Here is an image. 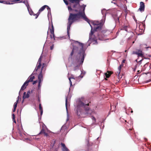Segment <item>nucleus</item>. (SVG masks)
Segmentation results:
<instances>
[{
    "instance_id": "f257e3e1",
    "label": "nucleus",
    "mask_w": 151,
    "mask_h": 151,
    "mask_svg": "<svg viewBox=\"0 0 151 151\" xmlns=\"http://www.w3.org/2000/svg\"><path fill=\"white\" fill-rule=\"evenodd\" d=\"M85 50L83 48V44L77 41H74L73 45V49L70 54L72 56L73 54L77 53V56L73 60V64L76 66L74 68V70H79L80 66L83 63L85 57Z\"/></svg>"
},
{
    "instance_id": "f03ea898",
    "label": "nucleus",
    "mask_w": 151,
    "mask_h": 151,
    "mask_svg": "<svg viewBox=\"0 0 151 151\" xmlns=\"http://www.w3.org/2000/svg\"><path fill=\"white\" fill-rule=\"evenodd\" d=\"M84 98H82L78 102L77 106L76 113L78 115L81 117H85L89 114H91V111L88 107V103H84Z\"/></svg>"
},
{
    "instance_id": "7ed1b4c3",
    "label": "nucleus",
    "mask_w": 151,
    "mask_h": 151,
    "mask_svg": "<svg viewBox=\"0 0 151 151\" xmlns=\"http://www.w3.org/2000/svg\"><path fill=\"white\" fill-rule=\"evenodd\" d=\"M105 19V17H104L101 20V22H99L98 21H92L91 23L94 25V29H93V27L91 24L90 23L89 20L90 24L89 23L91 27V33L89 34V39L88 40V42L90 43V42H94L93 44H97V41L96 40V38L95 35H93L95 31L97 30H100L101 29V27L104 23Z\"/></svg>"
},
{
    "instance_id": "20e7f679",
    "label": "nucleus",
    "mask_w": 151,
    "mask_h": 151,
    "mask_svg": "<svg viewBox=\"0 0 151 151\" xmlns=\"http://www.w3.org/2000/svg\"><path fill=\"white\" fill-rule=\"evenodd\" d=\"M21 3H23L25 4L27 7L28 10L30 15H35L32 11L31 10V9L29 6V5L27 2H26L25 1H21Z\"/></svg>"
},
{
    "instance_id": "39448f33",
    "label": "nucleus",
    "mask_w": 151,
    "mask_h": 151,
    "mask_svg": "<svg viewBox=\"0 0 151 151\" xmlns=\"http://www.w3.org/2000/svg\"><path fill=\"white\" fill-rule=\"evenodd\" d=\"M20 1V0H14L12 1H0V3H2L4 4H13L14 2H16Z\"/></svg>"
},
{
    "instance_id": "423d86ee",
    "label": "nucleus",
    "mask_w": 151,
    "mask_h": 151,
    "mask_svg": "<svg viewBox=\"0 0 151 151\" xmlns=\"http://www.w3.org/2000/svg\"><path fill=\"white\" fill-rule=\"evenodd\" d=\"M49 30L51 34V35H50V37L51 39L52 38H53L54 40H55V35L54 34V29L52 24L51 28H50L49 27Z\"/></svg>"
},
{
    "instance_id": "0eeeda50",
    "label": "nucleus",
    "mask_w": 151,
    "mask_h": 151,
    "mask_svg": "<svg viewBox=\"0 0 151 151\" xmlns=\"http://www.w3.org/2000/svg\"><path fill=\"white\" fill-rule=\"evenodd\" d=\"M145 6L144 3L143 2H141L140 3L139 8V10L141 12L144 11Z\"/></svg>"
},
{
    "instance_id": "6e6552de",
    "label": "nucleus",
    "mask_w": 151,
    "mask_h": 151,
    "mask_svg": "<svg viewBox=\"0 0 151 151\" xmlns=\"http://www.w3.org/2000/svg\"><path fill=\"white\" fill-rule=\"evenodd\" d=\"M132 53L137 55L139 57H142L143 55L142 51L140 50H138L137 51H133Z\"/></svg>"
},
{
    "instance_id": "1a4fd4ad",
    "label": "nucleus",
    "mask_w": 151,
    "mask_h": 151,
    "mask_svg": "<svg viewBox=\"0 0 151 151\" xmlns=\"http://www.w3.org/2000/svg\"><path fill=\"white\" fill-rule=\"evenodd\" d=\"M28 81H26L24 83V84L21 87V89H20V90L19 92V96H20V93L22 92V91H23V90H24V89L26 88V87H24V86L25 85H26V86H27L28 85Z\"/></svg>"
},
{
    "instance_id": "9d476101",
    "label": "nucleus",
    "mask_w": 151,
    "mask_h": 151,
    "mask_svg": "<svg viewBox=\"0 0 151 151\" xmlns=\"http://www.w3.org/2000/svg\"><path fill=\"white\" fill-rule=\"evenodd\" d=\"M79 77L81 78H82L83 77V76H80L78 77H76L75 78L73 76H72V77H71L70 78H68V79L69 80L70 83V86L72 85V82L71 80V79H73V80H72V81H73V80H74L75 79H77L78 78H79Z\"/></svg>"
},
{
    "instance_id": "9b49d317",
    "label": "nucleus",
    "mask_w": 151,
    "mask_h": 151,
    "mask_svg": "<svg viewBox=\"0 0 151 151\" xmlns=\"http://www.w3.org/2000/svg\"><path fill=\"white\" fill-rule=\"evenodd\" d=\"M46 6H47V5H45L42 6L40 8V9L39 10L38 12L37 13V14H36V17L35 18H37L38 17V16L39 15L40 12L42 11L45 9V8L46 7Z\"/></svg>"
},
{
    "instance_id": "f8f14e48",
    "label": "nucleus",
    "mask_w": 151,
    "mask_h": 151,
    "mask_svg": "<svg viewBox=\"0 0 151 151\" xmlns=\"http://www.w3.org/2000/svg\"><path fill=\"white\" fill-rule=\"evenodd\" d=\"M30 91H28L27 93L25 92H24V95L23 96V99H26L28 98L30 95Z\"/></svg>"
},
{
    "instance_id": "ddd939ff",
    "label": "nucleus",
    "mask_w": 151,
    "mask_h": 151,
    "mask_svg": "<svg viewBox=\"0 0 151 151\" xmlns=\"http://www.w3.org/2000/svg\"><path fill=\"white\" fill-rule=\"evenodd\" d=\"M43 67L42 68V70ZM38 79L39 80V81L42 82L43 80V76L42 74V71L41 70L40 73L38 76Z\"/></svg>"
},
{
    "instance_id": "4468645a",
    "label": "nucleus",
    "mask_w": 151,
    "mask_h": 151,
    "mask_svg": "<svg viewBox=\"0 0 151 151\" xmlns=\"http://www.w3.org/2000/svg\"><path fill=\"white\" fill-rule=\"evenodd\" d=\"M34 78L35 76L32 75L28 78L26 81H28V83H29V82L32 81Z\"/></svg>"
},
{
    "instance_id": "2eb2a0df",
    "label": "nucleus",
    "mask_w": 151,
    "mask_h": 151,
    "mask_svg": "<svg viewBox=\"0 0 151 151\" xmlns=\"http://www.w3.org/2000/svg\"><path fill=\"white\" fill-rule=\"evenodd\" d=\"M61 145L63 147L62 150L63 151H68V149L65 147V145L64 144L61 143Z\"/></svg>"
},
{
    "instance_id": "dca6fc26",
    "label": "nucleus",
    "mask_w": 151,
    "mask_h": 151,
    "mask_svg": "<svg viewBox=\"0 0 151 151\" xmlns=\"http://www.w3.org/2000/svg\"><path fill=\"white\" fill-rule=\"evenodd\" d=\"M111 72L108 71L107 73H105V75L106 78H108L111 74Z\"/></svg>"
},
{
    "instance_id": "f3484780",
    "label": "nucleus",
    "mask_w": 151,
    "mask_h": 151,
    "mask_svg": "<svg viewBox=\"0 0 151 151\" xmlns=\"http://www.w3.org/2000/svg\"><path fill=\"white\" fill-rule=\"evenodd\" d=\"M19 96H18L17 97V99H18L17 100L16 102L14 103V108L15 107V108H16V107H17V103L18 102L19 99Z\"/></svg>"
},
{
    "instance_id": "a211bd4d",
    "label": "nucleus",
    "mask_w": 151,
    "mask_h": 151,
    "mask_svg": "<svg viewBox=\"0 0 151 151\" xmlns=\"http://www.w3.org/2000/svg\"><path fill=\"white\" fill-rule=\"evenodd\" d=\"M128 27L127 26H124L122 28V30H124L126 31H127Z\"/></svg>"
},
{
    "instance_id": "6ab92c4d",
    "label": "nucleus",
    "mask_w": 151,
    "mask_h": 151,
    "mask_svg": "<svg viewBox=\"0 0 151 151\" xmlns=\"http://www.w3.org/2000/svg\"><path fill=\"white\" fill-rule=\"evenodd\" d=\"M41 60H42V57L41 56L40 57V58H39V60H38V63H37V64H40V63H41Z\"/></svg>"
},
{
    "instance_id": "aec40b11",
    "label": "nucleus",
    "mask_w": 151,
    "mask_h": 151,
    "mask_svg": "<svg viewBox=\"0 0 151 151\" xmlns=\"http://www.w3.org/2000/svg\"><path fill=\"white\" fill-rule=\"evenodd\" d=\"M65 106L67 110V113H68V111H67V98H66V100H65Z\"/></svg>"
},
{
    "instance_id": "412c9836",
    "label": "nucleus",
    "mask_w": 151,
    "mask_h": 151,
    "mask_svg": "<svg viewBox=\"0 0 151 151\" xmlns=\"http://www.w3.org/2000/svg\"><path fill=\"white\" fill-rule=\"evenodd\" d=\"M106 10L105 9H104L102 10L101 13L102 14L104 15V14L105 13Z\"/></svg>"
},
{
    "instance_id": "4be33fe9",
    "label": "nucleus",
    "mask_w": 151,
    "mask_h": 151,
    "mask_svg": "<svg viewBox=\"0 0 151 151\" xmlns=\"http://www.w3.org/2000/svg\"><path fill=\"white\" fill-rule=\"evenodd\" d=\"M46 7H47V9L48 10H49V11L48 12V14H49V13H50V8L47 5V6H46Z\"/></svg>"
},
{
    "instance_id": "5701e85b",
    "label": "nucleus",
    "mask_w": 151,
    "mask_h": 151,
    "mask_svg": "<svg viewBox=\"0 0 151 151\" xmlns=\"http://www.w3.org/2000/svg\"><path fill=\"white\" fill-rule=\"evenodd\" d=\"M92 119L93 121V123H95L96 122V119H95V118L94 117L92 116Z\"/></svg>"
},
{
    "instance_id": "b1692460",
    "label": "nucleus",
    "mask_w": 151,
    "mask_h": 151,
    "mask_svg": "<svg viewBox=\"0 0 151 151\" xmlns=\"http://www.w3.org/2000/svg\"><path fill=\"white\" fill-rule=\"evenodd\" d=\"M38 65H37V68L38 69H39L40 68L41 66V64H38Z\"/></svg>"
},
{
    "instance_id": "393cba45",
    "label": "nucleus",
    "mask_w": 151,
    "mask_h": 151,
    "mask_svg": "<svg viewBox=\"0 0 151 151\" xmlns=\"http://www.w3.org/2000/svg\"><path fill=\"white\" fill-rule=\"evenodd\" d=\"M121 66H119V67H118V70H119V74L120 73V70H121Z\"/></svg>"
},
{
    "instance_id": "a878e982",
    "label": "nucleus",
    "mask_w": 151,
    "mask_h": 151,
    "mask_svg": "<svg viewBox=\"0 0 151 151\" xmlns=\"http://www.w3.org/2000/svg\"><path fill=\"white\" fill-rule=\"evenodd\" d=\"M41 82H40V81H39L38 83V88H40L41 87V85L40 84Z\"/></svg>"
},
{
    "instance_id": "bb28decb",
    "label": "nucleus",
    "mask_w": 151,
    "mask_h": 151,
    "mask_svg": "<svg viewBox=\"0 0 151 151\" xmlns=\"http://www.w3.org/2000/svg\"><path fill=\"white\" fill-rule=\"evenodd\" d=\"M39 109L40 110H42V107H41V104H39Z\"/></svg>"
},
{
    "instance_id": "cd10ccee",
    "label": "nucleus",
    "mask_w": 151,
    "mask_h": 151,
    "mask_svg": "<svg viewBox=\"0 0 151 151\" xmlns=\"http://www.w3.org/2000/svg\"><path fill=\"white\" fill-rule=\"evenodd\" d=\"M44 129H42V130L39 133V134L41 133L44 134V132H45Z\"/></svg>"
},
{
    "instance_id": "c85d7f7f",
    "label": "nucleus",
    "mask_w": 151,
    "mask_h": 151,
    "mask_svg": "<svg viewBox=\"0 0 151 151\" xmlns=\"http://www.w3.org/2000/svg\"><path fill=\"white\" fill-rule=\"evenodd\" d=\"M64 3H65V4L66 5H68V1L66 0H63Z\"/></svg>"
},
{
    "instance_id": "c756f323",
    "label": "nucleus",
    "mask_w": 151,
    "mask_h": 151,
    "mask_svg": "<svg viewBox=\"0 0 151 151\" xmlns=\"http://www.w3.org/2000/svg\"><path fill=\"white\" fill-rule=\"evenodd\" d=\"M53 48H54V45H53L52 46H51L50 47V49L51 50H52L53 49Z\"/></svg>"
},
{
    "instance_id": "7c9ffc66",
    "label": "nucleus",
    "mask_w": 151,
    "mask_h": 151,
    "mask_svg": "<svg viewBox=\"0 0 151 151\" xmlns=\"http://www.w3.org/2000/svg\"><path fill=\"white\" fill-rule=\"evenodd\" d=\"M38 68H35V70H34V71L33 72V73H34L35 72V71L36 72L37 71V70H38ZM35 74V73H34V74Z\"/></svg>"
},
{
    "instance_id": "2f4dec72",
    "label": "nucleus",
    "mask_w": 151,
    "mask_h": 151,
    "mask_svg": "<svg viewBox=\"0 0 151 151\" xmlns=\"http://www.w3.org/2000/svg\"><path fill=\"white\" fill-rule=\"evenodd\" d=\"M148 63H146L144 65V67H145H145H147V66L148 65Z\"/></svg>"
},
{
    "instance_id": "473e14b6",
    "label": "nucleus",
    "mask_w": 151,
    "mask_h": 151,
    "mask_svg": "<svg viewBox=\"0 0 151 151\" xmlns=\"http://www.w3.org/2000/svg\"><path fill=\"white\" fill-rule=\"evenodd\" d=\"M12 119L13 120H14L15 119V116L14 114H12Z\"/></svg>"
},
{
    "instance_id": "72a5a7b5",
    "label": "nucleus",
    "mask_w": 151,
    "mask_h": 151,
    "mask_svg": "<svg viewBox=\"0 0 151 151\" xmlns=\"http://www.w3.org/2000/svg\"><path fill=\"white\" fill-rule=\"evenodd\" d=\"M111 3L114 4H115L116 1H115V0H113L112 1H111Z\"/></svg>"
},
{
    "instance_id": "f704fd0d",
    "label": "nucleus",
    "mask_w": 151,
    "mask_h": 151,
    "mask_svg": "<svg viewBox=\"0 0 151 151\" xmlns=\"http://www.w3.org/2000/svg\"><path fill=\"white\" fill-rule=\"evenodd\" d=\"M44 134L46 136H48V134L47 133H46L45 132H44Z\"/></svg>"
},
{
    "instance_id": "c9c22d12",
    "label": "nucleus",
    "mask_w": 151,
    "mask_h": 151,
    "mask_svg": "<svg viewBox=\"0 0 151 151\" xmlns=\"http://www.w3.org/2000/svg\"><path fill=\"white\" fill-rule=\"evenodd\" d=\"M37 81H35L33 82V84H34L36 83H37Z\"/></svg>"
},
{
    "instance_id": "e433bc0d",
    "label": "nucleus",
    "mask_w": 151,
    "mask_h": 151,
    "mask_svg": "<svg viewBox=\"0 0 151 151\" xmlns=\"http://www.w3.org/2000/svg\"><path fill=\"white\" fill-rule=\"evenodd\" d=\"M37 97H38V101H40V98H39V95L37 96Z\"/></svg>"
},
{
    "instance_id": "4c0bfd02",
    "label": "nucleus",
    "mask_w": 151,
    "mask_h": 151,
    "mask_svg": "<svg viewBox=\"0 0 151 151\" xmlns=\"http://www.w3.org/2000/svg\"><path fill=\"white\" fill-rule=\"evenodd\" d=\"M16 108L15 107V108L14 107L13 111V112H14L15 111V110H16Z\"/></svg>"
},
{
    "instance_id": "58836bf2",
    "label": "nucleus",
    "mask_w": 151,
    "mask_h": 151,
    "mask_svg": "<svg viewBox=\"0 0 151 151\" xmlns=\"http://www.w3.org/2000/svg\"><path fill=\"white\" fill-rule=\"evenodd\" d=\"M40 112H41V115L42 114V113H43V111H42V110H40Z\"/></svg>"
},
{
    "instance_id": "ea45409f",
    "label": "nucleus",
    "mask_w": 151,
    "mask_h": 151,
    "mask_svg": "<svg viewBox=\"0 0 151 151\" xmlns=\"http://www.w3.org/2000/svg\"><path fill=\"white\" fill-rule=\"evenodd\" d=\"M44 127H45V124H43V125L42 126V129H44Z\"/></svg>"
},
{
    "instance_id": "a19ab883",
    "label": "nucleus",
    "mask_w": 151,
    "mask_h": 151,
    "mask_svg": "<svg viewBox=\"0 0 151 151\" xmlns=\"http://www.w3.org/2000/svg\"><path fill=\"white\" fill-rule=\"evenodd\" d=\"M55 141L54 140V141H53V145H52L53 146H54V144L55 143Z\"/></svg>"
},
{
    "instance_id": "79ce46f5",
    "label": "nucleus",
    "mask_w": 151,
    "mask_h": 151,
    "mask_svg": "<svg viewBox=\"0 0 151 151\" xmlns=\"http://www.w3.org/2000/svg\"><path fill=\"white\" fill-rule=\"evenodd\" d=\"M120 66H121V68H122V67H123V65H120Z\"/></svg>"
},
{
    "instance_id": "37998d69",
    "label": "nucleus",
    "mask_w": 151,
    "mask_h": 151,
    "mask_svg": "<svg viewBox=\"0 0 151 151\" xmlns=\"http://www.w3.org/2000/svg\"><path fill=\"white\" fill-rule=\"evenodd\" d=\"M14 120V122L15 123H16V121L15 120Z\"/></svg>"
},
{
    "instance_id": "c03bdc74",
    "label": "nucleus",
    "mask_w": 151,
    "mask_h": 151,
    "mask_svg": "<svg viewBox=\"0 0 151 151\" xmlns=\"http://www.w3.org/2000/svg\"><path fill=\"white\" fill-rule=\"evenodd\" d=\"M124 60H123L122 62L123 63H124Z\"/></svg>"
},
{
    "instance_id": "a18cd8bd",
    "label": "nucleus",
    "mask_w": 151,
    "mask_h": 151,
    "mask_svg": "<svg viewBox=\"0 0 151 151\" xmlns=\"http://www.w3.org/2000/svg\"><path fill=\"white\" fill-rule=\"evenodd\" d=\"M139 70H138V72H139Z\"/></svg>"
},
{
    "instance_id": "49530a36",
    "label": "nucleus",
    "mask_w": 151,
    "mask_h": 151,
    "mask_svg": "<svg viewBox=\"0 0 151 151\" xmlns=\"http://www.w3.org/2000/svg\"><path fill=\"white\" fill-rule=\"evenodd\" d=\"M0 1H2L1 0H0Z\"/></svg>"
},
{
    "instance_id": "de8ad7c7",
    "label": "nucleus",
    "mask_w": 151,
    "mask_h": 151,
    "mask_svg": "<svg viewBox=\"0 0 151 151\" xmlns=\"http://www.w3.org/2000/svg\"><path fill=\"white\" fill-rule=\"evenodd\" d=\"M133 112V111H131V112Z\"/></svg>"
},
{
    "instance_id": "09e8293b",
    "label": "nucleus",
    "mask_w": 151,
    "mask_h": 151,
    "mask_svg": "<svg viewBox=\"0 0 151 151\" xmlns=\"http://www.w3.org/2000/svg\"><path fill=\"white\" fill-rule=\"evenodd\" d=\"M118 20H119V18H118Z\"/></svg>"
},
{
    "instance_id": "8fccbe9b",
    "label": "nucleus",
    "mask_w": 151,
    "mask_h": 151,
    "mask_svg": "<svg viewBox=\"0 0 151 151\" xmlns=\"http://www.w3.org/2000/svg\"><path fill=\"white\" fill-rule=\"evenodd\" d=\"M147 0H146V1H147Z\"/></svg>"
}]
</instances>
